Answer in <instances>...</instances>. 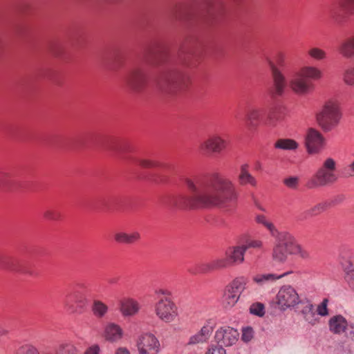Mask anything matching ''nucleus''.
I'll use <instances>...</instances> for the list:
<instances>
[{
  "label": "nucleus",
  "instance_id": "1",
  "mask_svg": "<svg viewBox=\"0 0 354 354\" xmlns=\"http://www.w3.org/2000/svg\"><path fill=\"white\" fill-rule=\"evenodd\" d=\"M183 183L186 192L172 194L167 198L168 207L180 210L196 211L223 207L237 198L234 184L218 173L209 179L185 177Z\"/></svg>",
  "mask_w": 354,
  "mask_h": 354
},
{
  "label": "nucleus",
  "instance_id": "2",
  "mask_svg": "<svg viewBox=\"0 0 354 354\" xmlns=\"http://www.w3.org/2000/svg\"><path fill=\"white\" fill-rule=\"evenodd\" d=\"M225 14V8L221 0H208L199 8L180 4L172 11L176 19L207 25L219 22Z\"/></svg>",
  "mask_w": 354,
  "mask_h": 354
},
{
  "label": "nucleus",
  "instance_id": "3",
  "mask_svg": "<svg viewBox=\"0 0 354 354\" xmlns=\"http://www.w3.org/2000/svg\"><path fill=\"white\" fill-rule=\"evenodd\" d=\"M191 84L189 75L177 67L164 71L158 80L159 88L165 93L174 95L188 89Z\"/></svg>",
  "mask_w": 354,
  "mask_h": 354
},
{
  "label": "nucleus",
  "instance_id": "4",
  "mask_svg": "<svg viewBox=\"0 0 354 354\" xmlns=\"http://www.w3.org/2000/svg\"><path fill=\"white\" fill-rule=\"evenodd\" d=\"M245 253V247L243 245L230 247L225 251V257L202 263L198 266V270L201 273H207L242 263L244 261Z\"/></svg>",
  "mask_w": 354,
  "mask_h": 354
},
{
  "label": "nucleus",
  "instance_id": "5",
  "mask_svg": "<svg viewBox=\"0 0 354 354\" xmlns=\"http://www.w3.org/2000/svg\"><path fill=\"white\" fill-rule=\"evenodd\" d=\"M268 65L272 81L268 92L270 97L275 99L283 95L287 86L286 79L280 69L286 66V54L282 51H277L272 59L268 60Z\"/></svg>",
  "mask_w": 354,
  "mask_h": 354
},
{
  "label": "nucleus",
  "instance_id": "6",
  "mask_svg": "<svg viewBox=\"0 0 354 354\" xmlns=\"http://www.w3.org/2000/svg\"><path fill=\"white\" fill-rule=\"evenodd\" d=\"M87 288V286L83 282L74 283L71 291L66 293L64 299V307L69 313L81 314L87 308L88 299L82 292Z\"/></svg>",
  "mask_w": 354,
  "mask_h": 354
},
{
  "label": "nucleus",
  "instance_id": "7",
  "mask_svg": "<svg viewBox=\"0 0 354 354\" xmlns=\"http://www.w3.org/2000/svg\"><path fill=\"white\" fill-rule=\"evenodd\" d=\"M335 161L331 158H327L323 165L306 182V187L308 189H315L334 183L337 180V176L335 173Z\"/></svg>",
  "mask_w": 354,
  "mask_h": 354
},
{
  "label": "nucleus",
  "instance_id": "8",
  "mask_svg": "<svg viewBox=\"0 0 354 354\" xmlns=\"http://www.w3.org/2000/svg\"><path fill=\"white\" fill-rule=\"evenodd\" d=\"M341 118L342 113L339 104L333 100L327 101L316 115L319 126L326 132L337 127Z\"/></svg>",
  "mask_w": 354,
  "mask_h": 354
},
{
  "label": "nucleus",
  "instance_id": "9",
  "mask_svg": "<svg viewBox=\"0 0 354 354\" xmlns=\"http://www.w3.org/2000/svg\"><path fill=\"white\" fill-rule=\"evenodd\" d=\"M354 15V0H336L328 8V16L339 26L345 24Z\"/></svg>",
  "mask_w": 354,
  "mask_h": 354
},
{
  "label": "nucleus",
  "instance_id": "10",
  "mask_svg": "<svg viewBox=\"0 0 354 354\" xmlns=\"http://www.w3.org/2000/svg\"><path fill=\"white\" fill-rule=\"evenodd\" d=\"M127 88L133 93L144 92L149 84V76L144 67L136 66L131 68L124 77Z\"/></svg>",
  "mask_w": 354,
  "mask_h": 354
},
{
  "label": "nucleus",
  "instance_id": "11",
  "mask_svg": "<svg viewBox=\"0 0 354 354\" xmlns=\"http://www.w3.org/2000/svg\"><path fill=\"white\" fill-rule=\"evenodd\" d=\"M0 270H5L15 273L36 276L37 274L31 271L25 262L17 257L0 251Z\"/></svg>",
  "mask_w": 354,
  "mask_h": 354
},
{
  "label": "nucleus",
  "instance_id": "12",
  "mask_svg": "<svg viewBox=\"0 0 354 354\" xmlns=\"http://www.w3.org/2000/svg\"><path fill=\"white\" fill-rule=\"evenodd\" d=\"M154 310L157 317L166 323L173 322L178 316V308L169 297H160Z\"/></svg>",
  "mask_w": 354,
  "mask_h": 354
},
{
  "label": "nucleus",
  "instance_id": "13",
  "mask_svg": "<svg viewBox=\"0 0 354 354\" xmlns=\"http://www.w3.org/2000/svg\"><path fill=\"white\" fill-rule=\"evenodd\" d=\"M227 146L228 142L224 136L214 133L209 135L199 145L198 149L204 155L220 154Z\"/></svg>",
  "mask_w": 354,
  "mask_h": 354
},
{
  "label": "nucleus",
  "instance_id": "14",
  "mask_svg": "<svg viewBox=\"0 0 354 354\" xmlns=\"http://www.w3.org/2000/svg\"><path fill=\"white\" fill-rule=\"evenodd\" d=\"M277 304L282 310L295 307L301 302L296 290L290 285L281 286L277 292Z\"/></svg>",
  "mask_w": 354,
  "mask_h": 354
},
{
  "label": "nucleus",
  "instance_id": "15",
  "mask_svg": "<svg viewBox=\"0 0 354 354\" xmlns=\"http://www.w3.org/2000/svg\"><path fill=\"white\" fill-rule=\"evenodd\" d=\"M136 346L139 354H158L160 351L159 340L150 333L140 335L136 340Z\"/></svg>",
  "mask_w": 354,
  "mask_h": 354
},
{
  "label": "nucleus",
  "instance_id": "16",
  "mask_svg": "<svg viewBox=\"0 0 354 354\" xmlns=\"http://www.w3.org/2000/svg\"><path fill=\"white\" fill-rule=\"evenodd\" d=\"M143 57L149 64L159 65L167 61L169 54L163 46L160 44H153L146 48Z\"/></svg>",
  "mask_w": 354,
  "mask_h": 354
},
{
  "label": "nucleus",
  "instance_id": "17",
  "mask_svg": "<svg viewBox=\"0 0 354 354\" xmlns=\"http://www.w3.org/2000/svg\"><path fill=\"white\" fill-rule=\"evenodd\" d=\"M239 335L237 330L230 326H225L216 332L215 339L219 346H230L236 342Z\"/></svg>",
  "mask_w": 354,
  "mask_h": 354
},
{
  "label": "nucleus",
  "instance_id": "18",
  "mask_svg": "<svg viewBox=\"0 0 354 354\" xmlns=\"http://www.w3.org/2000/svg\"><path fill=\"white\" fill-rule=\"evenodd\" d=\"M324 145V138L322 133L315 129H309L306 138V146L309 153H318Z\"/></svg>",
  "mask_w": 354,
  "mask_h": 354
},
{
  "label": "nucleus",
  "instance_id": "19",
  "mask_svg": "<svg viewBox=\"0 0 354 354\" xmlns=\"http://www.w3.org/2000/svg\"><path fill=\"white\" fill-rule=\"evenodd\" d=\"M292 90L298 95H305L313 89V84L310 80L305 78L297 72L290 82Z\"/></svg>",
  "mask_w": 354,
  "mask_h": 354
},
{
  "label": "nucleus",
  "instance_id": "20",
  "mask_svg": "<svg viewBox=\"0 0 354 354\" xmlns=\"http://www.w3.org/2000/svg\"><path fill=\"white\" fill-rule=\"evenodd\" d=\"M178 58L179 62L187 66H195L199 62L198 54L192 46H189L187 43L181 46Z\"/></svg>",
  "mask_w": 354,
  "mask_h": 354
},
{
  "label": "nucleus",
  "instance_id": "21",
  "mask_svg": "<svg viewBox=\"0 0 354 354\" xmlns=\"http://www.w3.org/2000/svg\"><path fill=\"white\" fill-rule=\"evenodd\" d=\"M275 239L276 242H278L280 245L289 252L290 254H292L297 242L295 238L289 232L286 231L280 232L277 230L274 235L272 236Z\"/></svg>",
  "mask_w": 354,
  "mask_h": 354
},
{
  "label": "nucleus",
  "instance_id": "22",
  "mask_svg": "<svg viewBox=\"0 0 354 354\" xmlns=\"http://www.w3.org/2000/svg\"><path fill=\"white\" fill-rule=\"evenodd\" d=\"M104 148L120 153L131 152L132 150L130 143L126 141H120L115 138H109L104 145Z\"/></svg>",
  "mask_w": 354,
  "mask_h": 354
},
{
  "label": "nucleus",
  "instance_id": "23",
  "mask_svg": "<svg viewBox=\"0 0 354 354\" xmlns=\"http://www.w3.org/2000/svg\"><path fill=\"white\" fill-rule=\"evenodd\" d=\"M124 63V57L120 52H115L110 57L104 59L103 64L109 71H118L123 66Z\"/></svg>",
  "mask_w": 354,
  "mask_h": 354
},
{
  "label": "nucleus",
  "instance_id": "24",
  "mask_svg": "<svg viewBox=\"0 0 354 354\" xmlns=\"http://www.w3.org/2000/svg\"><path fill=\"white\" fill-rule=\"evenodd\" d=\"M133 162L143 169L160 168L165 170H169L171 168V166L168 164L149 158H134Z\"/></svg>",
  "mask_w": 354,
  "mask_h": 354
},
{
  "label": "nucleus",
  "instance_id": "25",
  "mask_svg": "<svg viewBox=\"0 0 354 354\" xmlns=\"http://www.w3.org/2000/svg\"><path fill=\"white\" fill-rule=\"evenodd\" d=\"M140 239V234L138 232L126 233L117 232L114 234V240L119 244L132 245L138 242Z\"/></svg>",
  "mask_w": 354,
  "mask_h": 354
},
{
  "label": "nucleus",
  "instance_id": "26",
  "mask_svg": "<svg viewBox=\"0 0 354 354\" xmlns=\"http://www.w3.org/2000/svg\"><path fill=\"white\" fill-rule=\"evenodd\" d=\"M329 328L335 334L344 332L348 326L346 319L341 315L331 317L328 322Z\"/></svg>",
  "mask_w": 354,
  "mask_h": 354
},
{
  "label": "nucleus",
  "instance_id": "27",
  "mask_svg": "<svg viewBox=\"0 0 354 354\" xmlns=\"http://www.w3.org/2000/svg\"><path fill=\"white\" fill-rule=\"evenodd\" d=\"M139 310V304L137 301L127 298L121 300L120 311L124 316H131Z\"/></svg>",
  "mask_w": 354,
  "mask_h": 354
},
{
  "label": "nucleus",
  "instance_id": "28",
  "mask_svg": "<svg viewBox=\"0 0 354 354\" xmlns=\"http://www.w3.org/2000/svg\"><path fill=\"white\" fill-rule=\"evenodd\" d=\"M0 187L5 190L13 191L19 187V183L9 173L0 170Z\"/></svg>",
  "mask_w": 354,
  "mask_h": 354
},
{
  "label": "nucleus",
  "instance_id": "29",
  "mask_svg": "<svg viewBox=\"0 0 354 354\" xmlns=\"http://www.w3.org/2000/svg\"><path fill=\"white\" fill-rule=\"evenodd\" d=\"M238 182L241 185H250L252 187L257 185V180L249 172V165H242L240 167V173L238 176Z\"/></svg>",
  "mask_w": 354,
  "mask_h": 354
},
{
  "label": "nucleus",
  "instance_id": "30",
  "mask_svg": "<svg viewBox=\"0 0 354 354\" xmlns=\"http://www.w3.org/2000/svg\"><path fill=\"white\" fill-rule=\"evenodd\" d=\"M331 206V203L324 201L319 203L310 208L306 209L304 213V218L308 219L312 217H315L320 215L322 213L326 211Z\"/></svg>",
  "mask_w": 354,
  "mask_h": 354
},
{
  "label": "nucleus",
  "instance_id": "31",
  "mask_svg": "<svg viewBox=\"0 0 354 354\" xmlns=\"http://www.w3.org/2000/svg\"><path fill=\"white\" fill-rule=\"evenodd\" d=\"M104 335L107 340L111 342L118 341L122 337V329L118 324H109L105 328Z\"/></svg>",
  "mask_w": 354,
  "mask_h": 354
},
{
  "label": "nucleus",
  "instance_id": "32",
  "mask_svg": "<svg viewBox=\"0 0 354 354\" xmlns=\"http://www.w3.org/2000/svg\"><path fill=\"white\" fill-rule=\"evenodd\" d=\"M339 53L344 57L351 58L354 56V35L344 40L339 48Z\"/></svg>",
  "mask_w": 354,
  "mask_h": 354
},
{
  "label": "nucleus",
  "instance_id": "33",
  "mask_svg": "<svg viewBox=\"0 0 354 354\" xmlns=\"http://www.w3.org/2000/svg\"><path fill=\"white\" fill-rule=\"evenodd\" d=\"M240 296L241 295L227 286L223 297V306L225 308L234 306L239 301Z\"/></svg>",
  "mask_w": 354,
  "mask_h": 354
},
{
  "label": "nucleus",
  "instance_id": "34",
  "mask_svg": "<svg viewBox=\"0 0 354 354\" xmlns=\"http://www.w3.org/2000/svg\"><path fill=\"white\" fill-rule=\"evenodd\" d=\"M261 118V110L259 109H250L246 114V124L250 129L257 127Z\"/></svg>",
  "mask_w": 354,
  "mask_h": 354
},
{
  "label": "nucleus",
  "instance_id": "35",
  "mask_svg": "<svg viewBox=\"0 0 354 354\" xmlns=\"http://www.w3.org/2000/svg\"><path fill=\"white\" fill-rule=\"evenodd\" d=\"M212 332V328L211 326H204L197 334L190 337L189 344H195L207 341Z\"/></svg>",
  "mask_w": 354,
  "mask_h": 354
},
{
  "label": "nucleus",
  "instance_id": "36",
  "mask_svg": "<svg viewBox=\"0 0 354 354\" xmlns=\"http://www.w3.org/2000/svg\"><path fill=\"white\" fill-rule=\"evenodd\" d=\"M292 273V272H284L281 274H257L255 275L252 279L253 281L259 284L263 285L268 281H274L277 279H279L285 276H287L288 274Z\"/></svg>",
  "mask_w": 354,
  "mask_h": 354
},
{
  "label": "nucleus",
  "instance_id": "37",
  "mask_svg": "<svg viewBox=\"0 0 354 354\" xmlns=\"http://www.w3.org/2000/svg\"><path fill=\"white\" fill-rule=\"evenodd\" d=\"M109 307L100 300L95 299L91 306L93 315L97 319L103 318L108 313Z\"/></svg>",
  "mask_w": 354,
  "mask_h": 354
},
{
  "label": "nucleus",
  "instance_id": "38",
  "mask_svg": "<svg viewBox=\"0 0 354 354\" xmlns=\"http://www.w3.org/2000/svg\"><path fill=\"white\" fill-rule=\"evenodd\" d=\"M274 147L281 150H296L299 144L293 139L280 138L274 142Z\"/></svg>",
  "mask_w": 354,
  "mask_h": 354
},
{
  "label": "nucleus",
  "instance_id": "39",
  "mask_svg": "<svg viewBox=\"0 0 354 354\" xmlns=\"http://www.w3.org/2000/svg\"><path fill=\"white\" fill-rule=\"evenodd\" d=\"M298 72L308 80H319L322 77L321 71L314 66H304Z\"/></svg>",
  "mask_w": 354,
  "mask_h": 354
},
{
  "label": "nucleus",
  "instance_id": "40",
  "mask_svg": "<svg viewBox=\"0 0 354 354\" xmlns=\"http://www.w3.org/2000/svg\"><path fill=\"white\" fill-rule=\"evenodd\" d=\"M248 283V279L245 277L241 276L234 278L230 283L227 285L233 290L238 292L239 295H241V292L245 290V286Z\"/></svg>",
  "mask_w": 354,
  "mask_h": 354
},
{
  "label": "nucleus",
  "instance_id": "41",
  "mask_svg": "<svg viewBox=\"0 0 354 354\" xmlns=\"http://www.w3.org/2000/svg\"><path fill=\"white\" fill-rule=\"evenodd\" d=\"M288 254H290L289 252H288V250H286L283 246L280 245L278 242H276L272 252V257L274 259L280 262H283L286 260Z\"/></svg>",
  "mask_w": 354,
  "mask_h": 354
},
{
  "label": "nucleus",
  "instance_id": "42",
  "mask_svg": "<svg viewBox=\"0 0 354 354\" xmlns=\"http://www.w3.org/2000/svg\"><path fill=\"white\" fill-rule=\"evenodd\" d=\"M286 113V108L280 104L274 106L269 111L268 118L272 121L281 120Z\"/></svg>",
  "mask_w": 354,
  "mask_h": 354
},
{
  "label": "nucleus",
  "instance_id": "43",
  "mask_svg": "<svg viewBox=\"0 0 354 354\" xmlns=\"http://www.w3.org/2000/svg\"><path fill=\"white\" fill-rule=\"evenodd\" d=\"M44 218L47 221H58L62 220L63 216L61 211L56 207H48L43 214Z\"/></svg>",
  "mask_w": 354,
  "mask_h": 354
},
{
  "label": "nucleus",
  "instance_id": "44",
  "mask_svg": "<svg viewBox=\"0 0 354 354\" xmlns=\"http://www.w3.org/2000/svg\"><path fill=\"white\" fill-rule=\"evenodd\" d=\"M256 221L266 227L269 230L271 236L274 235V233L278 230L274 225L272 222L268 221L266 216L263 214L258 215L256 217Z\"/></svg>",
  "mask_w": 354,
  "mask_h": 354
},
{
  "label": "nucleus",
  "instance_id": "45",
  "mask_svg": "<svg viewBox=\"0 0 354 354\" xmlns=\"http://www.w3.org/2000/svg\"><path fill=\"white\" fill-rule=\"evenodd\" d=\"M58 354H80V353L74 345L62 344L58 346Z\"/></svg>",
  "mask_w": 354,
  "mask_h": 354
},
{
  "label": "nucleus",
  "instance_id": "46",
  "mask_svg": "<svg viewBox=\"0 0 354 354\" xmlns=\"http://www.w3.org/2000/svg\"><path fill=\"white\" fill-rule=\"evenodd\" d=\"M15 354H39L38 349L31 344H24L19 346Z\"/></svg>",
  "mask_w": 354,
  "mask_h": 354
},
{
  "label": "nucleus",
  "instance_id": "47",
  "mask_svg": "<svg viewBox=\"0 0 354 354\" xmlns=\"http://www.w3.org/2000/svg\"><path fill=\"white\" fill-rule=\"evenodd\" d=\"M308 55L310 57L317 59L322 60L326 58V53L324 50L321 48L315 47L312 48L308 50Z\"/></svg>",
  "mask_w": 354,
  "mask_h": 354
},
{
  "label": "nucleus",
  "instance_id": "48",
  "mask_svg": "<svg viewBox=\"0 0 354 354\" xmlns=\"http://www.w3.org/2000/svg\"><path fill=\"white\" fill-rule=\"evenodd\" d=\"M283 183L287 187L296 189L299 185V178L297 176H290L283 179Z\"/></svg>",
  "mask_w": 354,
  "mask_h": 354
},
{
  "label": "nucleus",
  "instance_id": "49",
  "mask_svg": "<svg viewBox=\"0 0 354 354\" xmlns=\"http://www.w3.org/2000/svg\"><path fill=\"white\" fill-rule=\"evenodd\" d=\"M292 254L299 255L304 259H308L310 257V252L308 250L302 248L301 245L298 243Z\"/></svg>",
  "mask_w": 354,
  "mask_h": 354
},
{
  "label": "nucleus",
  "instance_id": "50",
  "mask_svg": "<svg viewBox=\"0 0 354 354\" xmlns=\"http://www.w3.org/2000/svg\"><path fill=\"white\" fill-rule=\"evenodd\" d=\"M344 81L348 85H354V68H348L345 71Z\"/></svg>",
  "mask_w": 354,
  "mask_h": 354
},
{
  "label": "nucleus",
  "instance_id": "51",
  "mask_svg": "<svg viewBox=\"0 0 354 354\" xmlns=\"http://www.w3.org/2000/svg\"><path fill=\"white\" fill-rule=\"evenodd\" d=\"M250 311L252 314L261 317L264 315V306L262 304L257 303L251 306Z\"/></svg>",
  "mask_w": 354,
  "mask_h": 354
},
{
  "label": "nucleus",
  "instance_id": "52",
  "mask_svg": "<svg viewBox=\"0 0 354 354\" xmlns=\"http://www.w3.org/2000/svg\"><path fill=\"white\" fill-rule=\"evenodd\" d=\"M254 330L252 327L243 328L242 330L241 339L245 342H250L253 337Z\"/></svg>",
  "mask_w": 354,
  "mask_h": 354
},
{
  "label": "nucleus",
  "instance_id": "53",
  "mask_svg": "<svg viewBox=\"0 0 354 354\" xmlns=\"http://www.w3.org/2000/svg\"><path fill=\"white\" fill-rule=\"evenodd\" d=\"M328 300L325 298L323 299L322 302L317 306V313L321 316H326L328 314L327 305Z\"/></svg>",
  "mask_w": 354,
  "mask_h": 354
},
{
  "label": "nucleus",
  "instance_id": "54",
  "mask_svg": "<svg viewBox=\"0 0 354 354\" xmlns=\"http://www.w3.org/2000/svg\"><path fill=\"white\" fill-rule=\"evenodd\" d=\"M206 354H226L225 350L219 345L212 346Z\"/></svg>",
  "mask_w": 354,
  "mask_h": 354
},
{
  "label": "nucleus",
  "instance_id": "55",
  "mask_svg": "<svg viewBox=\"0 0 354 354\" xmlns=\"http://www.w3.org/2000/svg\"><path fill=\"white\" fill-rule=\"evenodd\" d=\"M262 245L263 243L260 240H251L248 241L246 244L243 245V247H245V251L250 248H261Z\"/></svg>",
  "mask_w": 354,
  "mask_h": 354
},
{
  "label": "nucleus",
  "instance_id": "56",
  "mask_svg": "<svg viewBox=\"0 0 354 354\" xmlns=\"http://www.w3.org/2000/svg\"><path fill=\"white\" fill-rule=\"evenodd\" d=\"M344 174L345 176H354V156L351 163L344 168Z\"/></svg>",
  "mask_w": 354,
  "mask_h": 354
},
{
  "label": "nucleus",
  "instance_id": "57",
  "mask_svg": "<svg viewBox=\"0 0 354 354\" xmlns=\"http://www.w3.org/2000/svg\"><path fill=\"white\" fill-rule=\"evenodd\" d=\"M304 317L311 325H315L318 322V319L314 311L307 314Z\"/></svg>",
  "mask_w": 354,
  "mask_h": 354
},
{
  "label": "nucleus",
  "instance_id": "58",
  "mask_svg": "<svg viewBox=\"0 0 354 354\" xmlns=\"http://www.w3.org/2000/svg\"><path fill=\"white\" fill-rule=\"evenodd\" d=\"M345 279L351 288H354V270L347 272Z\"/></svg>",
  "mask_w": 354,
  "mask_h": 354
},
{
  "label": "nucleus",
  "instance_id": "59",
  "mask_svg": "<svg viewBox=\"0 0 354 354\" xmlns=\"http://www.w3.org/2000/svg\"><path fill=\"white\" fill-rule=\"evenodd\" d=\"M313 312V306L312 304H310L309 301H307L306 305L304 306L303 309L301 310V313L304 315H306L307 314Z\"/></svg>",
  "mask_w": 354,
  "mask_h": 354
},
{
  "label": "nucleus",
  "instance_id": "60",
  "mask_svg": "<svg viewBox=\"0 0 354 354\" xmlns=\"http://www.w3.org/2000/svg\"><path fill=\"white\" fill-rule=\"evenodd\" d=\"M100 347L97 345H93L88 348L84 354H99Z\"/></svg>",
  "mask_w": 354,
  "mask_h": 354
},
{
  "label": "nucleus",
  "instance_id": "61",
  "mask_svg": "<svg viewBox=\"0 0 354 354\" xmlns=\"http://www.w3.org/2000/svg\"><path fill=\"white\" fill-rule=\"evenodd\" d=\"M9 333L10 331L8 328L0 327V339L8 337Z\"/></svg>",
  "mask_w": 354,
  "mask_h": 354
},
{
  "label": "nucleus",
  "instance_id": "62",
  "mask_svg": "<svg viewBox=\"0 0 354 354\" xmlns=\"http://www.w3.org/2000/svg\"><path fill=\"white\" fill-rule=\"evenodd\" d=\"M156 294L157 295H162V297H170L171 296V293L167 290L160 289L159 290L156 291Z\"/></svg>",
  "mask_w": 354,
  "mask_h": 354
},
{
  "label": "nucleus",
  "instance_id": "63",
  "mask_svg": "<svg viewBox=\"0 0 354 354\" xmlns=\"http://www.w3.org/2000/svg\"><path fill=\"white\" fill-rule=\"evenodd\" d=\"M115 354H130L127 348L120 347L117 349Z\"/></svg>",
  "mask_w": 354,
  "mask_h": 354
},
{
  "label": "nucleus",
  "instance_id": "64",
  "mask_svg": "<svg viewBox=\"0 0 354 354\" xmlns=\"http://www.w3.org/2000/svg\"><path fill=\"white\" fill-rule=\"evenodd\" d=\"M156 183H164L167 180V178L165 177L161 178H153V179Z\"/></svg>",
  "mask_w": 354,
  "mask_h": 354
}]
</instances>
